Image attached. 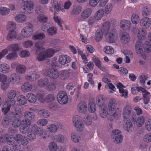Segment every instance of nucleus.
Instances as JSON below:
<instances>
[{"label": "nucleus", "mask_w": 151, "mask_h": 151, "mask_svg": "<svg viewBox=\"0 0 151 151\" xmlns=\"http://www.w3.org/2000/svg\"><path fill=\"white\" fill-rule=\"evenodd\" d=\"M151 20L148 17H145L141 19L139 22L140 25L145 29L148 28L150 25Z\"/></svg>", "instance_id": "13"}, {"label": "nucleus", "mask_w": 151, "mask_h": 151, "mask_svg": "<svg viewBox=\"0 0 151 151\" xmlns=\"http://www.w3.org/2000/svg\"><path fill=\"white\" fill-rule=\"evenodd\" d=\"M38 21L41 23H45L47 20V17L43 14H39L37 17Z\"/></svg>", "instance_id": "59"}, {"label": "nucleus", "mask_w": 151, "mask_h": 151, "mask_svg": "<svg viewBox=\"0 0 151 151\" xmlns=\"http://www.w3.org/2000/svg\"><path fill=\"white\" fill-rule=\"evenodd\" d=\"M147 35V31L143 28H140L137 31V37L139 40H144L145 38Z\"/></svg>", "instance_id": "24"}, {"label": "nucleus", "mask_w": 151, "mask_h": 151, "mask_svg": "<svg viewBox=\"0 0 151 151\" xmlns=\"http://www.w3.org/2000/svg\"><path fill=\"white\" fill-rule=\"evenodd\" d=\"M131 19L132 23L135 24H137L139 23L140 19L138 15L135 13L132 14Z\"/></svg>", "instance_id": "45"}, {"label": "nucleus", "mask_w": 151, "mask_h": 151, "mask_svg": "<svg viewBox=\"0 0 151 151\" xmlns=\"http://www.w3.org/2000/svg\"><path fill=\"white\" fill-rule=\"evenodd\" d=\"M73 121L77 131L81 132L83 131L84 125L81 120L80 117L78 116L77 115L73 117Z\"/></svg>", "instance_id": "5"}, {"label": "nucleus", "mask_w": 151, "mask_h": 151, "mask_svg": "<svg viewBox=\"0 0 151 151\" xmlns=\"http://www.w3.org/2000/svg\"><path fill=\"white\" fill-rule=\"evenodd\" d=\"M27 97L28 101L31 103H34L37 101L36 96L33 93H28Z\"/></svg>", "instance_id": "40"}, {"label": "nucleus", "mask_w": 151, "mask_h": 151, "mask_svg": "<svg viewBox=\"0 0 151 151\" xmlns=\"http://www.w3.org/2000/svg\"><path fill=\"white\" fill-rule=\"evenodd\" d=\"M26 69V67L25 65L19 64L16 67V70L17 73L19 74H22L25 73Z\"/></svg>", "instance_id": "31"}, {"label": "nucleus", "mask_w": 151, "mask_h": 151, "mask_svg": "<svg viewBox=\"0 0 151 151\" xmlns=\"http://www.w3.org/2000/svg\"><path fill=\"white\" fill-rule=\"evenodd\" d=\"M22 91L24 92H27L31 91L32 89V85L28 82L24 83L21 86Z\"/></svg>", "instance_id": "26"}, {"label": "nucleus", "mask_w": 151, "mask_h": 151, "mask_svg": "<svg viewBox=\"0 0 151 151\" xmlns=\"http://www.w3.org/2000/svg\"><path fill=\"white\" fill-rule=\"evenodd\" d=\"M37 131V126L35 124L32 125L30 130H29L27 134L28 138L30 141H33L35 140L36 138V132Z\"/></svg>", "instance_id": "9"}, {"label": "nucleus", "mask_w": 151, "mask_h": 151, "mask_svg": "<svg viewBox=\"0 0 151 151\" xmlns=\"http://www.w3.org/2000/svg\"><path fill=\"white\" fill-rule=\"evenodd\" d=\"M96 109V105L95 103L93 101L90 102L88 104V110L91 113L94 112Z\"/></svg>", "instance_id": "54"}, {"label": "nucleus", "mask_w": 151, "mask_h": 151, "mask_svg": "<svg viewBox=\"0 0 151 151\" xmlns=\"http://www.w3.org/2000/svg\"><path fill=\"white\" fill-rule=\"evenodd\" d=\"M16 26L15 23L13 22L10 21L7 23V29L10 31L14 30L16 28Z\"/></svg>", "instance_id": "52"}, {"label": "nucleus", "mask_w": 151, "mask_h": 151, "mask_svg": "<svg viewBox=\"0 0 151 151\" xmlns=\"http://www.w3.org/2000/svg\"><path fill=\"white\" fill-rule=\"evenodd\" d=\"M20 76L18 74L14 73L12 74L10 77V82L13 84H18L20 80Z\"/></svg>", "instance_id": "22"}, {"label": "nucleus", "mask_w": 151, "mask_h": 151, "mask_svg": "<svg viewBox=\"0 0 151 151\" xmlns=\"http://www.w3.org/2000/svg\"><path fill=\"white\" fill-rule=\"evenodd\" d=\"M10 12V9L5 7L1 6L0 7V14L5 16L8 14Z\"/></svg>", "instance_id": "49"}, {"label": "nucleus", "mask_w": 151, "mask_h": 151, "mask_svg": "<svg viewBox=\"0 0 151 151\" xmlns=\"http://www.w3.org/2000/svg\"><path fill=\"white\" fill-rule=\"evenodd\" d=\"M106 101V97L102 94L98 95L96 98V102L99 106L106 105L105 104Z\"/></svg>", "instance_id": "18"}, {"label": "nucleus", "mask_w": 151, "mask_h": 151, "mask_svg": "<svg viewBox=\"0 0 151 151\" xmlns=\"http://www.w3.org/2000/svg\"><path fill=\"white\" fill-rule=\"evenodd\" d=\"M145 52L147 53H149L151 51V45L149 41H146L143 44Z\"/></svg>", "instance_id": "61"}, {"label": "nucleus", "mask_w": 151, "mask_h": 151, "mask_svg": "<svg viewBox=\"0 0 151 151\" xmlns=\"http://www.w3.org/2000/svg\"><path fill=\"white\" fill-rule=\"evenodd\" d=\"M57 29L55 27H50L47 29V33L49 36L54 35L57 34Z\"/></svg>", "instance_id": "47"}, {"label": "nucleus", "mask_w": 151, "mask_h": 151, "mask_svg": "<svg viewBox=\"0 0 151 151\" xmlns=\"http://www.w3.org/2000/svg\"><path fill=\"white\" fill-rule=\"evenodd\" d=\"M71 60V58L66 55H62L59 58V63L61 64L64 65L68 63Z\"/></svg>", "instance_id": "21"}, {"label": "nucleus", "mask_w": 151, "mask_h": 151, "mask_svg": "<svg viewBox=\"0 0 151 151\" xmlns=\"http://www.w3.org/2000/svg\"><path fill=\"white\" fill-rule=\"evenodd\" d=\"M17 101L19 103L22 105H24L26 104L27 100L25 97L23 95H20L17 98Z\"/></svg>", "instance_id": "60"}, {"label": "nucleus", "mask_w": 151, "mask_h": 151, "mask_svg": "<svg viewBox=\"0 0 151 151\" xmlns=\"http://www.w3.org/2000/svg\"><path fill=\"white\" fill-rule=\"evenodd\" d=\"M7 48L9 51L16 52L18 51L19 47L18 44L15 43L9 45L7 47Z\"/></svg>", "instance_id": "38"}, {"label": "nucleus", "mask_w": 151, "mask_h": 151, "mask_svg": "<svg viewBox=\"0 0 151 151\" xmlns=\"http://www.w3.org/2000/svg\"><path fill=\"white\" fill-rule=\"evenodd\" d=\"M39 77V75L37 71H35L33 73L31 72H28L25 77L27 81H32L34 78L37 79Z\"/></svg>", "instance_id": "17"}, {"label": "nucleus", "mask_w": 151, "mask_h": 151, "mask_svg": "<svg viewBox=\"0 0 151 151\" xmlns=\"http://www.w3.org/2000/svg\"><path fill=\"white\" fill-rule=\"evenodd\" d=\"M48 148L50 151H56L58 149V147L55 142H52L49 143Z\"/></svg>", "instance_id": "51"}, {"label": "nucleus", "mask_w": 151, "mask_h": 151, "mask_svg": "<svg viewBox=\"0 0 151 151\" xmlns=\"http://www.w3.org/2000/svg\"><path fill=\"white\" fill-rule=\"evenodd\" d=\"M102 31L101 29H97L95 36V39L97 42L101 41L103 37Z\"/></svg>", "instance_id": "39"}, {"label": "nucleus", "mask_w": 151, "mask_h": 151, "mask_svg": "<svg viewBox=\"0 0 151 151\" xmlns=\"http://www.w3.org/2000/svg\"><path fill=\"white\" fill-rule=\"evenodd\" d=\"M71 137L72 140L75 142H78L81 139L80 137L76 133H72Z\"/></svg>", "instance_id": "58"}, {"label": "nucleus", "mask_w": 151, "mask_h": 151, "mask_svg": "<svg viewBox=\"0 0 151 151\" xmlns=\"http://www.w3.org/2000/svg\"><path fill=\"white\" fill-rule=\"evenodd\" d=\"M12 122V126L15 127H18L21 125L22 121L19 119H14Z\"/></svg>", "instance_id": "62"}, {"label": "nucleus", "mask_w": 151, "mask_h": 151, "mask_svg": "<svg viewBox=\"0 0 151 151\" xmlns=\"http://www.w3.org/2000/svg\"><path fill=\"white\" fill-rule=\"evenodd\" d=\"M137 126L138 127H141L145 122V118L142 116L138 117L135 121Z\"/></svg>", "instance_id": "41"}, {"label": "nucleus", "mask_w": 151, "mask_h": 151, "mask_svg": "<svg viewBox=\"0 0 151 151\" xmlns=\"http://www.w3.org/2000/svg\"><path fill=\"white\" fill-rule=\"evenodd\" d=\"M44 52L46 58L51 57L56 52L53 49L51 48L48 49Z\"/></svg>", "instance_id": "46"}, {"label": "nucleus", "mask_w": 151, "mask_h": 151, "mask_svg": "<svg viewBox=\"0 0 151 151\" xmlns=\"http://www.w3.org/2000/svg\"><path fill=\"white\" fill-rule=\"evenodd\" d=\"M12 120V116L9 114L3 120L2 124L4 127L7 128L11 125Z\"/></svg>", "instance_id": "16"}, {"label": "nucleus", "mask_w": 151, "mask_h": 151, "mask_svg": "<svg viewBox=\"0 0 151 151\" xmlns=\"http://www.w3.org/2000/svg\"><path fill=\"white\" fill-rule=\"evenodd\" d=\"M17 57V54L15 52H12L6 56V59L8 60H13Z\"/></svg>", "instance_id": "55"}, {"label": "nucleus", "mask_w": 151, "mask_h": 151, "mask_svg": "<svg viewBox=\"0 0 151 151\" xmlns=\"http://www.w3.org/2000/svg\"><path fill=\"white\" fill-rule=\"evenodd\" d=\"M82 8V6L79 5L74 6L72 10L73 14L75 15H78L81 12Z\"/></svg>", "instance_id": "42"}, {"label": "nucleus", "mask_w": 151, "mask_h": 151, "mask_svg": "<svg viewBox=\"0 0 151 151\" xmlns=\"http://www.w3.org/2000/svg\"><path fill=\"white\" fill-rule=\"evenodd\" d=\"M58 101L61 104H65L68 101V99L66 93L65 91H59L57 95Z\"/></svg>", "instance_id": "6"}, {"label": "nucleus", "mask_w": 151, "mask_h": 151, "mask_svg": "<svg viewBox=\"0 0 151 151\" xmlns=\"http://www.w3.org/2000/svg\"><path fill=\"white\" fill-rule=\"evenodd\" d=\"M111 137L114 139L113 141L116 143H120L122 140L123 137L122 132L118 130H114L113 131Z\"/></svg>", "instance_id": "7"}, {"label": "nucleus", "mask_w": 151, "mask_h": 151, "mask_svg": "<svg viewBox=\"0 0 151 151\" xmlns=\"http://www.w3.org/2000/svg\"><path fill=\"white\" fill-rule=\"evenodd\" d=\"M56 141L59 142L63 143L66 142L68 140L67 138L65 136L61 134H59L57 136Z\"/></svg>", "instance_id": "53"}, {"label": "nucleus", "mask_w": 151, "mask_h": 151, "mask_svg": "<svg viewBox=\"0 0 151 151\" xmlns=\"http://www.w3.org/2000/svg\"><path fill=\"white\" fill-rule=\"evenodd\" d=\"M122 116L124 119H132L133 121H134V114L132 111V109L130 106L126 105L123 108Z\"/></svg>", "instance_id": "2"}, {"label": "nucleus", "mask_w": 151, "mask_h": 151, "mask_svg": "<svg viewBox=\"0 0 151 151\" xmlns=\"http://www.w3.org/2000/svg\"><path fill=\"white\" fill-rule=\"evenodd\" d=\"M104 12L102 9H99L96 13L94 17L96 20H99L101 19L103 16Z\"/></svg>", "instance_id": "43"}, {"label": "nucleus", "mask_w": 151, "mask_h": 151, "mask_svg": "<svg viewBox=\"0 0 151 151\" xmlns=\"http://www.w3.org/2000/svg\"><path fill=\"white\" fill-rule=\"evenodd\" d=\"M100 116L103 118L107 116L110 121L114 119H118L121 116L122 111L119 108H116V103L115 99H111L108 102V107L106 105L99 106Z\"/></svg>", "instance_id": "1"}, {"label": "nucleus", "mask_w": 151, "mask_h": 151, "mask_svg": "<svg viewBox=\"0 0 151 151\" xmlns=\"http://www.w3.org/2000/svg\"><path fill=\"white\" fill-rule=\"evenodd\" d=\"M120 39L122 43L126 44L129 42L130 37L128 33L127 32H124L121 33Z\"/></svg>", "instance_id": "14"}, {"label": "nucleus", "mask_w": 151, "mask_h": 151, "mask_svg": "<svg viewBox=\"0 0 151 151\" xmlns=\"http://www.w3.org/2000/svg\"><path fill=\"white\" fill-rule=\"evenodd\" d=\"M45 34L44 33H42L34 35L33 37V39L35 40H42L45 39Z\"/></svg>", "instance_id": "50"}, {"label": "nucleus", "mask_w": 151, "mask_h": 151, "mask_svg": "<svg viewBox=\"0 0 151 151\" xmlns=\"http://www.w3.org/2000/svg\"><path fill=\"white\" fill-rule=\"evenodd\" d=\"M17 36V33L15 30L10 31L7 36L6 39L11 41L16 38Z\"/></svg>", "instance_id": "37"}, {"label": "nucleus", "mask_w": 151, "mask_h": 151, "mask_svg": "<svg viewBox=\"0 0 151 151\" xmlns=\"http://www.w3.org/2000/svg\"><path fill=\"white\" fill-rule=\"evenodd\" d=\"M21 9L23 13L28 14L32 13V10L34 7V5L32 1L24 3Z\"/></svg>", "instance_id": "11"}, {"label": "nucleus", "mask_w": 151, "mask_h": 151, "mask_svg": "<svg viewBox=\"0 0 151 151\" xmlns=\"http://www.w3.org/2000/svg\"><path fill=\"white\" fill-rule=\"evenodd\" d=\"M150 93L148 92H146L143 94V100L144 103L145 104H147L149 102L150 99Z\"/></svg>", "instance_id": "64"}, {"label": "nucleus", "mask_w": 151, "mask_h": 151, "mask_svg": "<svg viewBox=\"0 0 151 151\" xmlns=\"http://www.w3.org/2000/svg\"><path fill=\"white\" fill-rule=\"evenodd\" d=\"M137 53L138 54L141 53L143 50V44L142 42L138 41L136 42L135 45Z\"/></svg>", "instance_id": "30"}, {"label": "nucleus", "mask_w": 151, "mask_h": 151, "mask_svg": "<svg viewBox=\"0 0 151 151\" xmlns=\"http://www.w3.org/2000/svg\"><path fill=\"white\" fill-rule=\"evenodd\" d=\"M60 75L64 79L68 78L70 75V72L67 70H63L60 71Z\"/></svg>", "instance_id": "48"}, {"label": "nucleus", "mask_w": 151, "mask_h": 151, "mask_svg": "<svg viewBox=\"0 0 151 151\" xmlns=\"http://www.w3.org/2000/svg\"><path fill=\"white\" fill-rule=\"evenodd\" d=\"M10 114L12 116V119H19L21 118L23 115L22 111L20 110H16L14 113Z\"/></svg>", "instance_id": "44"}, {"label": "nucleus", "mask_w": 151, "mask_h": 151, "mask_svg": "<svg viewBox=\"0 0 151 151\" xmlns=\"http://www.w3.org/2000/svg\"><path fill=\"white\" fill-rule=\"evenodd\" d=\"M123 127L124 129L129 132H131L134 130V124L130 119H124Z\"/></svg>", "instance_id": "12"}, {"label": "nucleus", "mask_w": 151, "mask_h": 151, "mask_svg": "<svg viewBox=\"0 0 151 151\" xmlns=\"http://www.w3.org/2000/svg\"><path fill=\"white\" fill-rule=\"evenodd\" d=\"M33 28L32 24L29 23L22 29L21 32V35L25 38L29 37L33 33Z\"/></svg>", "instance_id": "4"}, {"label": "nucleus", "mask_w": 151, "mask_h": 151, "mask_svg": "<svg viewBox=\"0 0 151 151\" xmlns=\"http://www.w3.org/2000/svg\"><path fill=\"white\" fill-rule=\"evenodd\" d=\"M87 104L86 103L81 101L78 105L77 109L78 111L81 113H84L87 110Z\"/></svg>", "instance_id": "20"}, {"label": "nucleus", "mask_w": 151, "mask_h": 151, "mask_svg": "<svg viewBox=\"0 0 151 151\" xmlns=\"http://www.w3.org/2000/svg\"><path fill=\"white\" fill-rule=\"evenodd\" d=\"M49 84L47 85L46 88L48 91H50L55 90L56 88L55 84L52 82H49Z\"/></svg>", "instance_id": "56"}, {"label": "nucleus", "mask_w": 151, "mask_h": 151, "mask_svg": "<svg viewBox=\"0 0 151 151\" xmlns=\"http://www.w3.org/2000/svg\"><path fill=\"white\" fill-rule=\"evenodd\" d=\"M15 139L17 141H20L23 146L27 145L29 142L28 140L25 137L21 134H17L15 136Z\"/></svg>", "instance_id": "15"}, {"label": "nucleus", "mask_w": 151, "mask_h": 151, "mask_svg": "<svg viewBox=\"0 0 151 151\" xmlns=\"http://www.w3.org/2000/svg\"><path fill=\"white\" fill-rule=\"evenodd\" d=\"M105 36L106 40L108 42L113 43L117 39V32L116 29H113L107 32Z\"/></svg>", "instance_id": "3"}, {"label": "nucleus", "mask_w": 151, "mask_h": 151, "mask_svg": "<svg viewBox=\"0 0 151 151\" xmlns=\"http://www.w3.org/2000/svg\"><path fill=\"white\" fill-rule=\"evenodd\" d=\"M49 81L48 78H42L40 79L38 82V85L40 87L46 88L47 85L49 84Z\"/></svg>", "instance_id": "33"}, {"label": "nucleus", "mask_w": 151, "mask_h": 151, "mask_svg": "<svg viewBox=\"0 0 151 151\" xmlns=\"http://www.w3.org/2000/svg\"><path fill=\"white\" fill-rule=\"evenodd\" d=\"M47 74L49 77L52 79H56L59 76L58 71L53 68L49 69L47 72Z\"/></svg>", "instance_id": "23"}, {"label": "nucleus", "mask_w": 151, "mask_h": 151, "mask_svg": "<svg viewBox=\"0 0 151 151\" xmlns=\"http://www.w3.org/2000/svg\"><path fill=\"white\" fill-rule=\"evenodd\" d=\"M117 88L119 89V91L121 94L122 96L126 97L127 96V92L126 90H124L123 88L124 86L120 83H119L117 84Z\"/></svg>", "instance_id": "32"}, {"label": "nucleus", "mask_w": 151, "mask_h": 151, "mask_svg": "<svg viewBox=\"0 0 151 151\" xmlns=\"http://www.w3.org/2000/svg\"><path fill=\"white\" fill-rule=\"evenodd\" d=\"M111 27V24L109 21H106L104 22L102 27V31L104 32H106L110 29Z\"/></svg>", "instance_id": "57"}, {"label": "nucleus", "mask_w": 151, "mask_h": 151, "mask_svg": "<svg viewBox=\"0 0 151 151\" xmlns=\"http://www.w3.org/2000/svg\"><path fill=\"white\" fill-rule=\"evenodd\" d=\"M31 122L25 121L23 119L22 121L20 131L22 134H26L30 130Z\"/></svg>", "instance_id": "10"}, {"label": "nucleus", "mask_w": 151, "mask_h": 151, "mask_svg": "<svg viewBox=\"0 0 151 151\" xmlns=\"http://www.w3.org/2000/svg\"><path fill=\"white\" fill-rule=\"evenodd\" d=\"M38 114L41 117L45 118H48L50 115V112L45 109L39 110L38 112Z\"/></svg>", "instance_id": "27"}, {"label": "nucleus", "mask_w": 151, "mask_h": 151, "mask_svg": "<svg viewBox=\"0 0 151 151\" xmlns=\"http://www.w3.org/2000/svg\"><path fill=\"white\" fill-rule=\"evenodd\" d=\"M15 19L18 22L23 23L26 21L27 17L26 16L23 14H19L15 16Z\"/></svg>", "instance_id": "28"}, {"label": "nucleus", "mask_w": 151, "mask_h": 151, "mask_svg": "<svg viewBox=\"0 0 151 151\" xmlns=\"http://www.w3.org/2000/svg\"><path fill=\"white\" fill-rule=\"evenodd\" d=\"M63 127V126L61 123L57 122L55 124L48 125L47 127V129L51 133H54L57 132L58 129H62Z\"/></svg>", "instance_id": "8"}, {"label": "nucleus", "mask_w": 151, "mask_h": 151, "mask_svg": "<svg viewBox=\"0 0 151 151\" xmlns=\"http://www.w3.org/2000/svg\"><path fill=\"white\" fill-rule=\"evenodd\" d=\"M23 116L25 121L30 122L31 120L34 119L35 117V114L33 112L28 111L24 112Z\"/></svg>", "instance_id": "25"}, {"label": "nucleus", "mask_w": 151, "mask_h": 151, "mask_svg": "<svg viewBox=\"0 0 151 151\" xmlns=\"http://www.w3.org/2000/svg\"><path fill=\"white\" fill-rule=\"evenodd\" d=\"M92 12V10L91 9L86 8L82 12L81 14V16L82 19H86L91 15Z\"/></svg>", "instance_id": "29"}, {"label": "nucleus", "mask_w": 151, "mask_h": 151, "mask_svg": "<svg viewBox=\"0 0 151 151\" xmlns=\"http://www.w3.org/2000/svg\"><path fill=\"white\" fill-rule=\"evenodd\" d=\"M16 91L14 90H11L8 92L7 94L8 98L9 99H14L16 96Z\"/></svg>", "instance_id": "63"}, {"label": "nucleus", "mask_w": 151, "mask_h": 151, "mask_svg": "<svg viewBox=\"0 0 151 151\" xmlns=\"http://www.w3.org/2000/svg\"><path fill=\"white\" fill-rule=\"evenodd\" d=\"M131 23L129 20L123 19L121 21L120 23V27L122 29L125 30H129L131 27Z\"/></svg>", "instance_id": "19"}, {"label": "nucleus", "mask_w": 151, "mask_h": 151, "mask_svg": "<svg viewBox=\"0 0 151 151\" xmlns=\"http://www.w3.org/2000/svg\"><path fill=\"white\" fill-rule=\"evenodd\" d=\"M48 132L47 131H44L43 129L38 130L37 127V131L36 132V134L40 136H41V137L43 139H45L49 136V134H48Z\"/></svg>", "instance_id": "34"}, {"label": "nucleus", "mask_w": 151, "mask_h": 151, "mask_svg": "<svg viewBox=\"0 0 151 151\" xmlns=\"http://www.w3.org/2000/svg\"><path fill=\"white\" fill-rule=\"evenodd\" d=\"M10 69L9 66L7 64H3L0 65V71L4 73L9 72Z\"/></svg>", "instance_id": "35"}, {"label": "nucleus", "mask_w": 151, "mask_h": 151, "mask_svg": "<svg viewBox=\"0 0 151 151\" xmlns=\"http://www.w3.org/2000/svg\"><path fill=\"white\" fill-rule=\"evenodd\" d=\"M45 94L43 91L38 92L37 94V98L38 100L40 103H43L45 101V98H44Z\"/></svg>", "instance_id": "36"}]
</instances>
